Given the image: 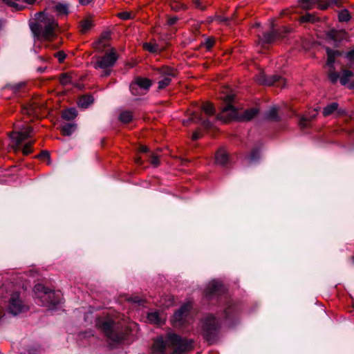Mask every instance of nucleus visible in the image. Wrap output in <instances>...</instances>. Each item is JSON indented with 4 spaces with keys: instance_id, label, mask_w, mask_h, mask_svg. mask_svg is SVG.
<instances>
[{
    "instance_id": "obj_1",
    "label": "nucleus",
    "mask_w": 354,
    "mask_h": 354,
    "mask_svg": "<svg viewBox=\"0 0 354 354\" xmlns=\"http://www.w3.org/2000/svg\"><path fill=\"white\" fill-rule=\"evenodd\" d=\"M153 354H186L194 349V341L175 333H168L165 337H158L152 345Z\"/></svg>"
},
{
    "instance_id": "obj_2",
    "label": "nucleus",
    "mask_w": 354,
    "mask_h": 354,
    "mask_svg": "<svg viewBox=\"0 0 354 354\" xmlns=\"http://www.w3.org/2000/svg\"><path fill=\"white\" fill-rule=\"evenodd\" d=\"M29 26L38 39L51 41L57 37L59 24L53 16L41 11L35 14L34 21L30 22Z\"/></svg>"
},
{
    "instance_id": "obj_3",
    "label": "nucleus",
    "mask_w": 354,
    "mask_h": 354,
    "mask_svg": "<svg viewBox=\"0 0 354 354\" xmlns=\"http://www.w3.org/2000/svg\"><path fill=\"white\" fill-rule=\"evenodd\" d=\"M225 103L221 112L217 115L216 119L227 122L232 120H238L242 122H248L254 118L258 113L259 109L250 108L239 113L238 110L232 104L235 98L234 94H228L221 97Z\"/></svg>"
},
{
    "instance_id": "obj_4",
    "label": "nucleus",
    "mask_w": 354,
    "mask_h": 354,
    "mask_svg": "<svg viewBox=\"0 0 354 354\" xmlns=\"http://www.w3.org/2000/svg\"><path fill=\"white\" fill-rule=\"evenodd\" d=\"M220 324L218 319L209 314L201 320V335L209 345L216 342Z\"/></svg>"
},
{
    "instance_id": "obj_5",
    "label": "nucleus",
    "mask_w": 354,
    "mask_h": 354,
    "mask_svg": "<svg viewBox=\"0 0 354 354\" xmlns=\"http://www.w3.org/2000/svg\"><path fill=\"white\" fill-rule=\"evenodd\" d=\"M97 326L101 328L106 337L115 342L123 341L127 333L120 329V327L111 319H102L97 322Z\"/></svg>"
},
{
    "instance_id": "obj_6",
    "label": "nucleus",
    "mask_w": 354,
    "mask_h": 354,
    "mask_svg": "<svg viewBox=\"0 0 354 354\" xmlns=\"http://www.w3.org/2000/svg\"><path fill=\"white\" fill-rule=\"evenodd\" d=\"M255 81L260 85L274 86L280 88L284 87L286 82V79L279 75L267 76L263 72L256 76Z\"/></svg>"
},
{
    "instance_id": "obj_7",
    "label": "nucleus",
    "mask_w": 354,
    "mask_h": 354,
    "mask_svg": "<svg viewBox=\"0 0 354 354\" xmlns=\"http://www.w3.org/2000/svg\"><path fill=\"white\" fill-rule=\"evenodd\" d=\"M29 310V306L21 299L19 292H13L9 299L8 312L14 315L25 313Z\"/></svg>"
},
{
    "instance_id": "obj_8",
    "label": "nucleus",
    "mask_w": 354,
    "mask_h": 354,
    "mask_svg": "<svg viewBox=\"0 0 354 354\" xmlns=\"http://www.w3.org/2000/svg\"><path fill=\"white\" fill-rule=\"evenodd\" d=\"M155 71L164 77L162 80L158 82L159 90L163 89L169 85L171 82V77H176L177 75L176 70L169 66H162L161 68H156Z\"/></svg>"
},
{
    "instance_id": "obj_9",
    "label": "nucleus",
    "mask_w": 354,
    "mask_h": 354,
    "mask_svg": "<svg viewBox=\"0 0 354 354\" xmlns=\"http://www.w3.org/2000/svg\"><path fill=\"white\" fill-rule=\"evenodd\" d=\"M192 306L189 303L181 306L180 308L174 313L172 317L171 321L173 325L176 327L182 326Z\"/></svg>"
},
{
    "instance_id": "obj_10",
    "label": "nucleus",
    "mask_w": 354,
    "mask_h": 354,
    "mask_svg": "<svg viewBox=\"0 0 354 354\" xmlns=\"http://www.w3.org/2000/svg\"><path fill=\"white\" fill-rule=\"evenodd\" d=\"M118 59V55L113 48L111 49V53H106L104 56L100 57L95 64V68H111L114 66Z\"/></svg>"
},
{
    "instance_id": "obj_11",
    "label": "nucleus",
    "mask_w": 354,
    "mask_h": 354,
    "mask_svg": "<svg viewBox=\"0 0 354 354\" xmlns=\"http://www.w3.org/2000/svg\"><path fill=\"white\" fill-rule=\"evenodd\" d=\"M32 131V128L29 126L24 127L19 131H14L9 133V136L12 139L17 146H19L23 141L26 140L30 136V133Z\"/></svg>"
},
{
    "instance_id": "obj_12",
    "label": "nucleus",
    "mask_w": 354,
    "mask_h": 354,
    "mask_svg": "<svg viewBox=\"0 0 354 354\" xmlns=\"http://www.w3.org/2000/svg\"><path fill=\"white\" fill-rule=\"evenodd\" d=\"M224 291L223 286L216 281H212L208 283L204 290L205 297L211 299L213 297L220 295Z\"/></svg>"
},
{
    "instance_id": "obj_13",
    "label": "nucleus",
    "mask_w": 354,
    "mask_h": 354,
    "mask_svg": "<svg viewBox=\"0 0 354 354\" xmlns=\"http://www.w3.org/2000/svg\"><path fill=\"white\" fill-rule=\"evenodd\" d=\"M60 300V294L50 289L46 293V299H43V301L41 302L43 306L50 308L58 305Z\"/></svg>"
},
{
    "instance_id": "obj_14",
    "label": "nucleus",
    "mask_w": 354,
    "mask_h": 354,
    "mask_svg": "<svg viewBox=\"0 0 354 354\" xmlns=\"http://www.w3.org/2000/svg\"><path fill=\"white\" fill-rule=\"evenodd\" d=\"M198 122H201L202 126L206 129H209L212 127V122L208 119H203L201 115L195 111L192 113L187 120L183 122V124L189 126L190 122L197 123Z\"/></svg>"
},
{
    "instance_id": "obj_15",
    "label": "nucleus",
    "mask_w": 354,
    "mask_h": 354,
    "mask_svg": "<svg viewBox=\"0 0 354 354\" xmlns=\"http://www.w3.org/2000/svg\"><path fill=\"white\" fill-rule=\"evenodd\" d=\"M326 39H330L335 42H340L346 37V32L344 30L332 29L326 34Z\"/></svg>"
},
{
    "instance_id": "obj_16",
    "label": "nucleus",
    "mask_w": 354,
    "mask_h": 354,
    "mask_svg": "<svg viewBox=\"0 0 354 354\" xmlns=\"http://www.w3.org/2000/svg\"><path fill=\"white\" fill-rule=\"evenodd\" d=\"M229 161V156L224 148H220L216 152L215 162L216 164L225 166Z\"/></svg>"
},
{
    "instance_id": "obj_17",
    "label": "nucleus",
    "mask_w": 354,
    "mask_h": 354,
    "mask_svg": "<svg viewBox=\"0 0 354 354\" xmlns=\"http://www.w3.org/2000/svg\"><path fill=\"white\" fill-rule=\"evenodd\" d=\"M326 51L328 57L326 64L332 69H334L335 66L333 64L335 62V57L342 55V53L337 50H332L329 47L326 48Z\"/></svg>"
},
{
    "instance_id": "obj_18",
    "label": "nucleus",
    "mask_w": 354,
    "mask_h": 354,
    "mask_svg": "<svg viewBox=\"0 0 354 354\" xmlns=\"http://www.w3.org/2000/svg\"><path fill=\"white\" fill-rule=\"evenodd\" d=\"M26 88V82H21L15 84H8L5 86L4 90L10 91L14 94L24 92Z\"/></svg>"
},
{
    "instance_id": "obj_19",
    "label": "nucleus",
    "mask_w": 354,
    "mask_h": 354,
    "mask_svg": "<svg viewBox=\"0 0 354 354\" xmlns=\"http://www.w3.org/2000/svg\"><path fill=\"white\" fill-rule=\"evenodd\" d=\"M50 289L44 286L41 283H37L34 286V292L40 301H43V299H46V293Z\"/></svg>"
},
{
    "instance_id": "obj_20",
    "label": "nucleus",
    "mask_w": 354,
    "mask_h": 354,
    "mask_svg": "<svg viewBox=\"0 0 354 354\" xmlns=\"http://www.w3.org/2000/svg\"><path fill=\"white\" fill-rule=\"evenodd\" d=\"M77 129V124L75 122L64 123L60 127V131L64 136H70Z\"/></svg>"
},
{
    "instance_id": "obj_21",
    "label": "nucleus",
    "mask_w": 354,
    "mask_h": 354,
    "mask_svg": "<svg viewBox=\"0 0 354 354\" xmlns=\"http://www.w3.org/2000/svg\"><path fill=\"white\" fill-rule=\"evenodd\" d=\"M277 39V32H275V30L272 27L270 32L263 33V37L260 38V41L263 45L270 44H272Z\"/></svg>"
},
{
    "instance_id": "obj_22",
    "label": "nucleus",
    "mask_w": 354,
    "mask_h": 354,
    "mask_svg": "<svg viewBox=\"0 0 354 354\" xmlns=\"http://www.w3.org/2000/svg\"><path fill=\"white\" fill-rule=\"evenodd\" d=\"M134 84L141 88L148 91L152 85V82L149 79L138 77L136 78Z\"/></svg>"
},
{
    "instance_id": "obj_23",
    "label": "nucleus",
    "mask_w": 354,
    "mask_h": 354,
    "mask_svg": "<svg viewBox=\"0 0 354 354\" xmlns=\"http://www.w3.org/2000/svg\"><path fill=\"white\" fill-rule=\"evenodd\" d=\"M237 310V306L234 303L227 301L223 312L225 318H230L231 316L234 315Z\"/></svg>"
},
{
    "instance_id": "obj_24",
    "label": "nucleus",
    "mask_w": 354,
    "mask_h": 354,
    "mask_svg": "<svg viewBox=\"0 0 354 354\" xmlns=\"http://www.w3.org/2000/svg\"><path fill=\"white\" fill-rule=\"evenodd\" d=\"M94 98L91 95H84L78 100V106L81 108L86 109L93 104Z\"/></svg>"
},
{
    "instance_id": "obj_25",
    "label": "nucleus",
    "mask_w": 354,
    "mask_h": 354,
    "mask_svg": "<svg viewBox=\"0 0 354 354\" xmlns=\"http://www.w3.org/2000/svg\"><path fill=\"white\" fill-rule=\"evenodd\" d=\"M142 48L145 50H147L151 53H160L161 50L159 46L156 43L154 40L147 43H144Z\"/></svg>"
},
{
    "instance_id": "obj_26",
    "label": "nucleus",
    "mask_w": 354,
    "mask_h": 354,
    "mask_svg": "<svg viewBox=\"0 0 354 354\" xmlns=\"http://www.w3.org/2000/svg\"><path fill=\"white\" fill-rule=\"evenodd\" d=\"M77 115V111L74 108L66 109L62 113V118L67 121L74 120Z\"/></svg>"
},
{
    "instance_id": "obj_27",
    "label": "nucleus",
    "mask_w": 354,
    "mask_h": 354,
    "mask_svg": "<svg viewBox=\"0 0 354 354\" xmlns=\"http://www.w3.org/2000/svg\"><path fill=\"white\" fill-rule=\"evenodd\" d=\"M354 76V73L350 70H343L342 76L339 78L340 84L345 86L348 84L350 79Z\"/></svg>"
},
{
    "instance_id": "obj_28",
    "label": "nucleus",
    "mask_w": 354,
    "mask_h": 354,
    "mask_svg": "<svg viewBox=\"0 0 354 354\" xmlns=\"http://www.w3.org/2000/svg\"><path fill=\"white\" fill-rule=\"evenodd\" d=\"M201 111H203L207 116L213 115L216 113L215 108L213 104L210 102H204L201 106Z\"/></svg>"
},
{
    "instance_id": "obj_29",
    "label": "nucleus",
    "mask_w": 354,
    "mask_h": 354,
    "mask_svg": "<svg viewBox=\"0 0 354 354\" xmlns=\"http://www.w3.org/2000/svg\"><path fill=\"white\" fill-rule=\"evenodd\" d=\"M53 10L57 12L58 16L68 15V6L67 4L58 3L54 6Z\"/></svg>"
},
{
    "instance_id": "obj_30",
    "label": "nucleus",
    "mask_w": 354,
    "mask_h": 354,
    "mask_svg": "<svg viewBox=\"0 0 354 354\" xmlns=\"http://www.w3.org/2000/svg\"><path fill=\"white\" fill-rule=\"evenodd\" d=\"M339 106L338 103L333 102L326 106H325L323 109L322 114L324 117H327L333 114L336 110H337Z\"/></svg>"
},
{
    "instance_id": "obj_31",
    "label": "nucleus",
    "mask_w": 354,
    "mask_h": 354,
    "mask_svg": "<svg viewBox=\"0 0 354 354\" xmlns=\"http://www.w3.org/2000/svg\"><path fill=\"white\" fill-rule=\"evenodd\" d=\"M266 118L271 121H278V109L276 106L271 107L266 113Z\"/></svg>"
},
{
    "instance_id": "obj_32",
    "label": "nucleus",
    "mask_w": 354,
    "mask_h": 354,
    "mask_svg": "<svg viewBox=\"0 0 354 354\" xmlns=\"http://www.w3.org/2000/svg\"><path fill=\"white\" fill-rule=\"evenodd\" d=\"M171 8L174 11L185 10L187 8L185 4L182 3L180 0H168Z\"/></svg>"
},
{
    "instance_id": "obj_33",
    "label": "nucleus",
    "mask_w": 354,
    "mask_h": 354,
    "mask_svg": "<svg viewBox=\"0 0 354 354\" xmlns=\"http://www.w3.org/2000/svg\"><path fill=\"white\" fill-rule=\"evenodd\" d=\"M133 115L130 111H124L121 112L119 119L123 123H129L133 120Z\"/></svg>"
},
{
    "instance_id": "obj_34",
    "label": "nucleus",
    "mask_w": 354,
    "mask_h": 354,
    "mask_svg": "<svg viewBox=\"0 0 354 354\" xmlns=\"http://www.w3.org/2000/svg\"><path fill=\"white\" fill-rule=\"evenodd\" d=\"M147 319L151 324H160L162 322L158 312L149 313L147 315Z\"/></svg>"
},
{
    "instance_id": "obj_35",
    "label": "nucleus",
    "mask_w": 354,
    "mask_h": 354,
    "mask_svg": "<svg viewBox=\"0 0 354 354\" xmlns=\"http://www.w3.org/2000/svg\"><path fill=\"white\" fill-rule=\"evenodd\" d=\"M319 21V18L316 17L313 14L310 13H306V15L301 16L299 18V21L301 23H305V22H310V23H315L316 21Z\"/></svg>"
},
{
    "instance_id": "obj_36",
    "label": "nucleus",
    "mask_w": 354,
    "mask_h": 354,
    "mask_svg": "<svg viewBox=\"0 0 354 354\" xmlns=\"http://www.w3.org/2000/svg\"><path fill=\"white\" fill-rule=\"evenodd\" d=\"M93 26L91 20L86 19L80 21V28L82 33L87 32Z\"/></svg>"
},
{
    "instance_id": "obj_37",
    "label": "nucleus",
    "mask_w": 354,
    "mask_h": 354,
    "mask_svg": "<svg viewBox=\"0 0 354 354\" xmlns=\"http://www.w3.org/2000/svg\"><path fill=\"white\" fill-rule=\"evenodd\" d=\"M108 46L109 44L106 41L100 39H98L93 44L95 50L99 53H102Z\"/></svg>"
},
{
    "instance_id": "obj_38",
    "label": "nucleus",
    "mask_w": 354,
    "mask_h": 354,
    "mask_svg": "<svg viewBox=\"0 0 354 354\" xmlns=\"http://www.w3.org/2000/svg\"><path fill=\"white\" fill-rule=\"evenodd\" d=\"M59 82L62 85L66 86L72 83V77L68 73H62L59 75Z\"/></svg>"
},
{
    "instance_id": "obj_39",
    "label": "nucleus",
    "mask_w": 354,
    "mask_h": 354,
    "mask_svg": "<svg viewBox=\"0 0 354 354\" xmlns=\"http://www.w3.org/2000/svg\"><path fill=\"white\" fill-rule=\"evenodd\" d=\"M351 18V16L347 10H342L338 15V19L340 22H347Z\"/></svg>"
},
{
    "instance_id": "obj_40",
    "label": "nucleus",
    "mask_w": 354,
    "mask_h": 354,
    "mask_svg": "<svg viewBox=\"0 0 354 354\" xmlns=\"http://www.w3.org/2000/svg\"><path fill=\"white\" fill-rule=\"evenodd\" d=\"M291 30V28L286 26H283L278 30H275V32H277V38H283L288 33L290 32Z\"/></svg>"
},
{
    "instance_id": "obj_41",
    "label": "nucleus",
    "mask_w": 354,
    "mask_h": 354,
    "mask_svg": "<svg viewBox=\"0 0 354 354\" xmlns=\"http://www.w3.org/2000/svg\"><path fill=\"white\" fill-rule=\"evenodd\" d=\"M317 0H299V2L302 8L306 10L311 9L317 3Z\"/></svg>"
},
{
    "instance_id": "obj_42",
    "label": "nucleus",
    "mask_w": 354,
    "mask_h": 354,
    "mask_svg": "<svg viewBox=\"0 0 354 354\" xmlns=\"http://www.w3.org/2000/svg\"><path fill=\"white\" fill-rule=\"evenodd\" d=\"M339 78H340L339 77V75L338 73L335 72V68L332 69L331 68H330V71H329V73H328V79H329V80L333 84H335V83H337V82Z\"/></svg>"
},
{
    "instance_id": "obj_43",
    "label": "nucleus",
    "mask_w": 354,
    "mask_h": 354,
    "mask_svg": "<svg viewBox=\"0 0 354 354\" xmlns=\"http://www.w3.org/2000/svg\"><path fill=\"white\" fill-rule=\"evenodd\" d=\"M259 152H260L259 148L255 147V148L252 149L249 155L250 161L254 162V161L257 160L259 158Z\"/></svg>"
},
{
    "instance_id": "obj_44",
    "label": "nucleus",
    "mask_w": 354,
    "mask_h": 354,
    "mask_svg": "<svg viewBox=\"0 0 354 354\" xmlns=\"http://www.w3.org/2000/svg\"><path fill=\"white\" fill-rule=\"evenodd\" d=\"M34 141L27 142L23 147L22 152L24 155L27 156L32 152V147Z\"/></svg>"
},
{
    "instance_id": "obj_45",
    "label": "nucleus",
    "mask_w": 354,
    "mask_h": 354,
    "mask_svg": "<svg viewBox=\"0 0 354 354\" xmlns=\"http://www.w3.org/2000/svg\"><path fill=\"white\" fill-rule=\"evenodd\" d=\"M310 122V120H309L308 118H307L306 117H302L300 119L299 124L301 129H304L309 127Z\"/></svg>"
},
{
    "instance_id": "obj_46",
    "label": "nucleus",
    "mask_w": 354,
    "mask_h": 354,
    "mask_svg": "<svg viewBox=\"0 0 354 354\" xmlns=\"http://www.w3.org/2000/svg\"><path fill=\"white\" fill-rule=\"evenodd\" d=\"M149 162L154 167H158L160 164L159 157L157 155L152 153L150 155Z\"/></svg>"
},
{
    "instance_id": "obj_47",
    "label": "nucleus",
    "mask_w": 354,
    "mask_h": 354,
    "mask_svg": "<svg viewBox=\"0 0 354 354\" xmlns=\"http://www.w3.org/2000/svg\"><path fill=\"white\" fill-rule=\"evenodd\" d=\"M55 57L58 59L59 63H62L65 59L66 55L64 51H59L55 53Z\"/></svg>"
},
{
    "instance_id": "obj_48",
    "label": "nucleus",
    "mask_w": 354,
    "mask_h": 354,
    "mask_svg": "<svg viewBox=\"0 0 354 354\" xmlns=\"http://www.w3.org/2000/svg\"><path fill=\"white\" fill-rule=\"evenodd\" d=\"M214 39L213 38H207L205 39V46L207 50H209L214 45Z\"/></svg>"
},
{
    "instance_id": "obj_49",
    "label": "nucleus",
    "mask_w": 354,
    "mask_h": 354,
    "mask_svg": "<svg viewBox=\"0 0 354 354\" xmlns=\"http://www.w3.org/2000/svg\"><path fill=\"white\" fill-rule=\"evenodd\" d=\"M50 156V153L48 151L44 150L41 151V153L35 156L36 158L39 159H46L48 158Z\"/></svg>"
},
{
    "instance_id": "obj_50",
    "label": "nucleus",
    "mask_w": 354,
    "mask_h": 354,
    "mask_svg": "<svg viewBox=\"0 0 354 354\" xmlns=\"http://www.w3.org/2000/svg\"><path fill=\"white\" fill-rule=\"evenodd\" d=\"M131 13L128 12H122L118 14V17L122 20H127L131 19Z\"/></svg>"
},
{
    "instance_id": "obj_51",
    "label": "nucleus",
    "mask_w": 354,
    "mask_h": 354,
    "mask_svg": "<svg viewBox=\"0 0 354 354\" xmlns=\"http://www.w3.org/2000/svg\"><path fill=\"white\" fill-rule=\"evenodd\" d=\"M111 39V35H110V32H103L100 39V40L102 41H105L107 42V41H109V39Z\"/></svg>"
},
{
    "instance_id": "obj_52",
    "label": "nucleus",
    "mask_w": 354,
    "mask_h": 354,
    "mask_svg": "<svg viewBox=\"0 0 354 354\" xmlns=\"http://www.w3.org/2000/svg\"><path fill=\"white\" fill-rule=\"evenodd\" d=\"M178 21V17L176 16L169 17L167 19V24L169 26L174 25Z\"/></svg>"
},
{
    "instance_id": "obj_53",
    "label": "nucleus",
    "mask_w": 354,
    "mask_h": 354,
    "mask_svg": "<svg viewBox=\"0 0 354 354\" xmlns=\"http://www.w3.org/2000/svg\"><path fill=\"white\" fill-rule=\"evenodd\" d=\"M194 6L201 10H205V7L202 6V3L200 0H192Z\"/></svg>"
},
{
    "instance_id": "obj_54",
    "label": "nucleus",
    "mask_w": 354,
    "mask_h": 354,
    "mask_svg": "<svg viewBox=\"0 0 354 354\" xmlns=\"http://www.w3.org/2000/svg\"><path fill=\"white\" fill-rule=\"evenodd\" d=\"M130 90L133 95H138V86L134 83L131 84Z\"/></svg>"
},
{
    "instance_id": "obj_55",
    "label": "nucleus",
    "mask_w": 354,
    "mask_h": 354,
    "mask_svg": "<svg viewBox=\"0 0 354 354\" xmlns=\"http://www.w3.org/2000/svg\"><path fill=\"white\" fill-rule=\"evenodd\" d=\"M201 136H202V134L201 133L200 131L196 130L193 133L192 139L193 140H197L198 139H199L201 137Z\"/></svg>"
},
{
    "instance_id": "obj_56",
    "label": "nucleus",
    "mask_w": 354,
    "mask_h": 354,
    "mask_svg": "<svg viewBox=\"0 0 354 354\" xmlns=\"http://www.w3.org/2000/svg\"><path fill=\"white\" fill-rule=\"evenodd\" d=\"M37 108V106L35 104H30L28 108H27V113L31 114L32 113L36 112L35 109Z\"/></svg>"
},
{
    "instance_id": "obj_57",
    "label": "nucleus",
    "mask_w": 354,
    "mask_h": 354,
    "mask_svg": "<svg viewBox=\"0 0 354 354\" xmlns=\"http://www.w3.org/2000/svg\"><path fill=\"white\" fill-rule=\"evenodd\" d=\"M102 69L103 72L102 74L101 75L102 77H108L109 75H110L111 72V68H104Z\"/></svg>"
},
{
    "instance_id": "obj_58",
    "label": "nucleus",
    "mask_w": 354,
    "mask_h": 354,
    "mask_svg": "<svg viewBox=\"0 0 354 354\" xmlns=\"http://www.w3.org/2000/svg\"><path fill=\"white\" fill-rule=\"evenodd\" d=\"M140 153H147L149 151V148L147 146L141 145L138 149Z\"/></svg>"
},
{
    "instance_id": "obj_59",
    "label": "nucleus",
    "mask_w": 354,
    "mask_h": 354,
    "mask_svg": "<svg viewBox=\"0 0 354 354\" xmlns=\"http://www.w3.org/2000/svg\"><path fill=\"white\" fill-rule=\"evenodd\" d=\"M346 57L351 61H354V50L348 51L346 54Z\"/></svg>"
},
{
    "instance_id": "obj_60",
    "label": "nucleus",
    "mask_w": 354,
    "mask_h": 354,
    "mask_svg": "<svg viewBox=\"0 0 354 354\" xmlns=\"http://www.w3.org/2000/svg\"><path fill=\"white\" fill-rule=\"evenodd\" d=\"M93 0H79V2L82 6H86L90 3Z\"/></svg>"
},
{
    "instance_id": "obj_61",
    "label": "nucleus",
    "mask_w": 354,
    "mask_h": 354,
    "mask_svg": "<svg viewBox=\"0 0 354 354\" xmlns=\"http://www.w3.org/2000/svg\"><path fill=\"white\" fill-rule=\"evenodd\" d=\"M135 162L136 164L141 165L142 164V160L140 157H138L136 158Z\"/></svg>"
},
{
    "instance_id": "obj_62",
    "label": "nucleus",
    "mask_w": 354,
    "mask_h": 354,
    "mask_svg": "<svg viewBox=\"0 0 354 354\" xmlns=\"http://www.w3.org/2000/svg\"><path fill=\"white\" fill-rule=\"evenodd\" d=\"M36 0H22L21 2H26L28 4H33Z\"/></svg>"
},
{
    "instance_id": "obj_63",
    "label": "nucleus",
    "mask_w": 354,
    "mask_h": 354,
    "mask_svg": "<svg viewBox=\"0 0 354 354\" xmlns=\"http://www.w3.org/2000/svg\"><path fill=\"white\" fill-rule=\"evenodd\" d=\"M348 88L351 90L354 89V80L352 81L350 84H348Z\"/></svg>"
},
{
    "instance_id": "obj_64",
    "label": "nucleus",
    "mask_w": 354,
    "mask_h": 354,
    "mask_svg": "<svg viewBox=\"0 0 354 354\" xmlns=\"http://www.w3.org/2000/svg\"><path fill=\"white\" fill-rule=\"evenodd\" d=\"M288 14H289V10H283L281 12V16H283V15H288Z\"/></svg>"
}]
</instances>
